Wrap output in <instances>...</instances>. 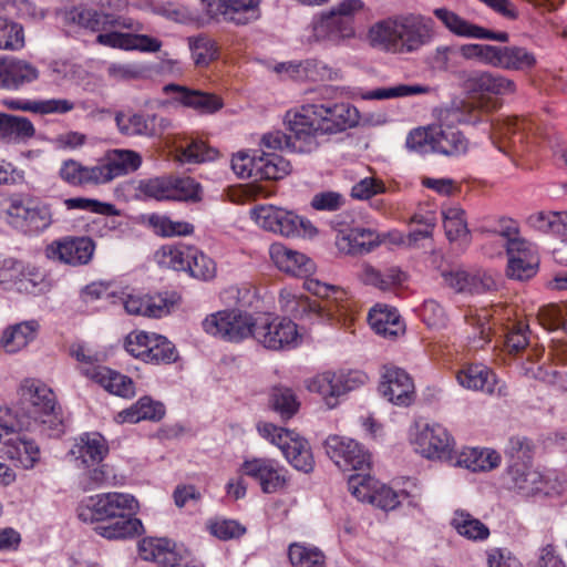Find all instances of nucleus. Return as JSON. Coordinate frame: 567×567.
<instances>
[{"instance_id":"obj_63","label":"nucleus","mask_w":567,"mask_h":567,"mask_svg":"<svg viewBox=\"0 0 567 567\" xmlns=\"http://www.w3.org/2000/svg\"><path fill=\"white\" fill-rule=\"evenodd\" d=\"M378 483V481L368 474L357 473L350 475L348 480V487L350 493L358 501L371 503Z\"/></svg>"},{"instance_id":"obj_32","label":"nucleus","mask_w":567,"mask_h":567,"mask_svg":"<svg viewBox=\"0 0 567 567\" xmlns=\"http://www.w3.org/2000/svg\"><path fill=\"white\" fill-rule=\"evenodd\" d=\"M336 17L334 13L327 12L313 22L312 35L316 41L339 43L354 35L353 27L347 20H338Z\"/></svg>"},{"instance_id":"obj_14","label":"nucleus","mask_w":567,"mask_h":567,"mask_svg":"<svg viewBox=\"0 0 567 567\" xmlns=\"http://www.w3.org/2000/svg\"><path fill=\"white\" fill-rule=\"evenodd\" d=\"M297 324L288 319H271L270 316L257 317L255 340L266 349L282 350L295 347L299 340Z\"/></svg>"},{"instance_id":"obj_15","label":"nucleus","mask_w":567,"mask_h":567,"mask_svg":"<svg viewBox=\"0 0 567 567\" xmlns=\"http://www.w3.org/2000/svg\"><path fill=\"white\" fill-rule=\"evenodd\" d=\"M260 2L261 0H202L203 9L208 16L223 17L237 25L258 20L261 16Z\"/></svg>"},{"instance_id":"obj_24","label":"nucleus","mask_w":567,"mask_h":567,"mask_svg":"<svg viewBox=\"0 0 567 567\" xmlns=\"http://www.w3.org/2000/svg\"><path fill=\"white\" fill-rule=\"evenodd\" d=\"M507 276L516 280H526L536 274L538 257L534 246L526 240L508 243Z\"/></svg>"},{"instance_id":"obj_29","label":"nucleus","mask_w":567,"mask_h":567,"mask_svg":"<svg viewBox=\"0 0 567 567\" xmlns=\"http://www.w3.org/2000/svg\"><path fill=\"white\" fill-rule=\"evenodd\" d=\"M269 251L275 265L287 274L302 277L315 270V264L309 257L281 244H272Z\"/></svg>"},{"instance_id":"obj_61","label":"nucleus","mask_w":567,"mask_h":567,"mask_svg":"<svg viewBox=\"0 0 567 567\" xmlns=\"http://www.w3.org/2000/svg\"><path fill=\"white\" fill-rule=\"evenodd\" d=\"M147 351L150 355L146 363H171L177 358L174 344L164 336L153 334V343Z\"/></svg>"},{"instance_id":"obj_12","label":"nucleus","mask_w":567,"mask_h":567,"mask_svg":"<svg viewBox=\"0 0 567 567\" xmlns=\"http://www.w3.org/2000/svg\"><path fill=\"white\" fill-rule=\"evenodd\" d=\"M415 451L429 460L452 461L454 440L439 423L416 422L411 431Z\"/></svg>"},{"instance_id":"obj_31","label":"nucleus","mask_w":567,"mask_h":567,"mask_svg":"<svg viewBox=\"0 0 567 567\" xmlns=\"http://www.w3.org/2000/svg\"><path fill=\"white\" fill-rule=\"evenodd\" d=\"M382 238L372 229L355 227L337 238L338 248L349 255H363L372 251Z\"/></svg>"},{"instance_id":"obj_22","label":"nucleus","mask_w":567,"mask_h":567,"mask_svg":"<svg viewBox=\"0 0 567 567\" xmlns=\"http://www.w3.org/2000/svg\"><path fill=\"white\" fill-rule=\"evenodd\" d=\"M442 277L449 288L460 293H483L497 287L493 275L484 270L472 274L461 268H454L443 271Z\"/></svg>"},{"instance_id":"obj_27","label":"nucleus","mask_w":567,"mask_h":567,"mask_svg":"<svg viewBox=\"0 0 567 567\" xmlns=\"http://www.w3.org/2000/svg\"><path fill=\"white\" fill-rule=\"evenodd\" d=\"M467 91L478 94L506 95L516 92L513 80L487 71H471L464 78Z\"/></svg>"},{"instance_id":"obj_50","label":"nucleus","mask_w":567,"mask_h":567,"mask_svg":"<svg viewBox=\"0 0 567 567\" xmlns=\"http://www.w3.org/2000/svg\"><path fill=\"white\" fill-rule=\"evenodd\" d=\"M431 92L429 85L423 84H398L391 87H378L361 93L362 100H389L411 95L427 94Z\"/></svg>"},{"instance_id":"obj_21","label":"nucleus","mask_w":567,"mask_h":567,"mask_svg":"<svg viewBox=\"0 0 567 567\" xmlns=\"http://www.w3.org/2000/svg\"><path fill=\"white\" fill-rule=\"evenodd\" d=\"M241 472L254 478L264 493L270 494L279 491L286 484V477L278 462L266 457H252L241 465Z\"/></svg>"},{"instance_id":"obj_11","label":"nucleus","mask_w":567,"mask_h":567,"mask_svg":"<svg viewBox=\"0 0 567 567\" xmlns=\"http://www.w3.org/2000/svg\"><path fill=\"white\" fill-rule=\"evenodd\" d=\"M257 317L240 310H224L213 313L203 321V329L208 334L227 342H240L255 339Z\"/></svg>"},{"instance_id":"obj_8","label":"nucleus","mask_w":567,"mask_h":567,"mask_svg":"<svg viewBox=\"0 0 567 567\" xmlns=\"http://www.w3.org/2000/svg\"><path fill=\"white\" fill-rule=\"evenodd\" d=\"M368 375L359 370L324 371L307 380V389L321 396L328 409L338 406L342 396L364 385Z\"/></svg>"},{"instance_id":"obj_48","label":"nucleus","mask_w":567,"mask_h":567,"mask_svg":"<svg viewBox=\"0 0 567 567\" xmlns=\"http://www.w3.org/2000/svg\"><path fill=\"white\" fill-rule=\"evenodd\" d=\"M34 133L35 128L29 118L3 113L0 140L20 142L31 138Z\"/></svg>"},{"instance_id":"obj_7","label":"nucleus","mask_w":567,"mask_h":567,"mask_svg":"<svg viewBox=\"0 0 567 567\" xmlns=\"http://www.w3.org/2000/svg\"><path fill=\"white\" fill-rule=\"evenodd\" d=\"M138 502L126 493H103L83 499L78 508V517L84 523L111 520L116 517L134 515Z\"/></svg>"},{"instance_id":"obj_9","label":"nucleus","mask_w":567,"mask_h":567,"mask_svg":"<svg viewBox=\"0 0 567 567\" xmlns=\"http://www.w3.org/2000/svg\"><path fill=\"white\" fill-rule=\"evenodd\" d=\"M250 214L259 227L284 237H312L317 233L309 220L274 205L257 206Z\"/></svg>"},{"instance_id":"obj_42","label":"nucleus","mask_w":567,"mask_h":567,"mask_svg":"<svg viewBox=\"0 0 567 567\" xmlns=\"http://www.w3.org/2000/svg\"><path fill=\"white\" fill-rule=\"evenodd\" d=\"M143 529L140 519L133 515L112 518L96 527L99 535L106 539H125L138 535Z\"/></svg>"},{"instance_id":"obj_36","label":"nucleus","mask_w":567,"mask_h":567,"mask_svg":"<svg viewBox=\"0 0 567 567\" xmlns=\"http://www.w3.org/2000/svg\"><path fill=\"white\" fill-rule=\"evenodd\" d=\"M280 451L296 470L309 473L313 470L315 460L309 443L306 439L292 431Z\"/></svg>"},{"instance_id":"obj_55","label":"nucleus","mask_w":567,"mask_h":567,"mask_svg":"<svg viewBox=\"0 0 567 567\" xmlns=\"http://www.w3.org/2000/svg\"><path fill=\"white\" fill-rule=\"evenodd\" d=\"M187 261L189 266H186L185 271H188L194 278L203 280L214 278L216 274L214 260L196 247H190Z\"/></svg>"},{"instance_id":"obj_19","label":"nucleus","mask_w":567,"mask_h":567,"mask_svg":"<svg viewBox=\"0 0 567 567\" xmlns=\"http://www.w3.org/2000/svg\"><path fill=\"white\" fill-rule=\"evenodd\" d=\"M458 384L467 390L482 391L489 395L504 398L509 394L504 382L497 380L496 375L483 364H468L456 373Z\"/></svg>"},{"instance_id":"obj_34","label":"nucleus","mask_w":567,"mask_h":567,"mask_svg":"<svg viewBox=\"0 0 567 567\" xmlns=\"http://www.w3.org/2000/svg\"><path fill=\"white\" fill-rule=\"evenodd\" d=\"M453 466L463 467L472 472H485L497 467L501 463V455L489 449H465L453 460L449 461Z\"/></svg>"},{"instance_id":"obj_41","label":"nucleus","mask_w":567,"mask_h":567,"mask_svg":"<svg viewBox=\"0 0 567 567\" xmlns=\"http://www.w3.org/2000/svg\"><path fill=\"white\" fill-rule=\"evenodd\" d=\"M18 291L29 295H43L51 290L52 282L48 276L34 266H19V277L16 286Z\"/></svg>"},{"instance_id":"obj_45","label":"nucleus","mask_w":567,"mask_h":567,"mask_svg":"<svg viewBox=\"0 0 567 567\" xmlns=\"http://www.w3.org/2000/svg\"><path fill=\"white\" fill-rule=\"evenodd\" d=\"M103 158L113 179L136 171L142 164L140 154L130 150H112Z\"/></svg>"},{"instance_id":"obj_46","label":"nucleus","mask_w":567,"mask_h":567,"mask_svg":"<svg viewBox=\"0 0 567 567\" xmlns=\"http://www.w3.org/2000/svg\"><path fill=\"white\" fill-rule=\"evenodd\" d=\"M451 525L461 536L471 540H484L489 536L487 526L463 509L454 512Z\"/></svg>"},{"instance_id":"obj_10","label":"nucleus","mask_w":567,"mask_h":567,"mask_svg":"<svg viewBox=\"0 0 567 567\" xmlns=\"http://www.w3.org/2000/svg\"><path fill=\"white\" fill-rule=\"evenodd\" d=\"M234 173L241 178L280 179L291 172L289 161L277 153L250 155L247 152H238L231 158Z\"/></svg>"},{"instance_id":"obj_6","label":"nucleus","mask_w":567,"mask_h":567,"mask_svg":"<svg viewBox=\"0 0 567 567\" xmlns=\"http://www.w3.org/2000/svg\"><path fill=\"white\" fill-rule=\"evenodd\" d=\"M305 289L323 299L321 302L311 301L308 297L300 296L297 301L291 300L288 312L302 317L308 313H317L321 318L347 322L354 310L346 290L340 287L327 285L316 278H308L303 282Z\"/></svg>"},{"instance_id":"obj_52","label":"nucleus","mask_w":567,"mask_h":567,"mask_svg":"<svg viewBox=\"0 0 567 567\" xmlns=\"http://www.w3.org/2000/svg\"><path fill=\"white\" fill-rule=\"evenodd\" d=\"M148 226L163 237L186 236L194 231V226L186 221H175L165 215L153 214L147 218Z\"/></svg>"},{"instance_id":"obj_35","label":"nucleus","mask_w":567,"mask_h":567,"mask_svg":"<svg viewBox=\"0 0 567 567\" xmlns=\"http://www.w3.org/2000/svg\"><path fill=\"white\" fill-rule=\"evenodd\" d=\"M371 328L381 336L396 337L404 332V323L395 308L375 305L368 316Z\"/></svg>"},{"instance_id":"obj_49","label":"nucleus","mask_w":567,"mask_h":567,"mask_svg":"<svg viewBox=\"0 0 567 567\" xmlns=\"http://www.w3.org/2000/svg\"><path fill=\"white\" fill-rule=\"evenodd\" d=\"M288 557L293 567H326L323 553L318 547L309 544H290Z\"/></svg>"},{"instance_id":"obj_13","label":"nucleus","mask_w":567,"mask_h":567,"mask_svg":"<svg viewBox=\"0 0 567 567\" xmlns=\"http://www.w3.org/2000/svg\"><path fill=\"white\" fill-rule=\"evenodd\" d=\"M324 449L329 458L343 472H364L370 467V453L353 439L329 435L324 441Z\"/></svg>"},{"instance_id":"obj_57","label":"nucleus","mask_w":567,"mask_h":567,"mask_svg":"<svg viewBox=\"0 0 567 567\" xmlns=\"http://www.w3.org/2000/svg\"><path fill=\"white\" fill-rule=\"evenodd\" d=\"M192 56L197 66H206L217 58V47L207 35H197L189 39Z\"/></svg>"},{"instance_id":"obj_17","label":"nucleus","mask_w":567,"mask_h":567,"mask_svg":"<svg viewBox=\"0 0 567 567\" xmlns=\"http://www.w3.org/2000/svg\"><path fill=\"white\" fill-rule=\"evenodd\" d=\"M295 116V111L287 112L285 116V123L287 124L288 134H285L280 131L270 132L265 134L261 138L260 145L262 147V152L266 153H275L277 150L290 148L293 152L298 153H311L318 147V143L313 141L311 135L306 134H297V128L292 124Z\"/></svg>"},{"instance_id":"obj_16","label":"nucleus","mask_w":567,"mask_h":567,"mask_svg":"<svg viewBox=\"0 0 567 567\" xmlns=\"http://www.w3.org/2000/svg\"><path fill=\"white\" fill-rule=\"evenodd\" d=\"M381 395L398 406H409L415 400V385L406 371L385 365L379 385Z\"/></svg>"},{"instance_id":"obj_53","label":"nucleus","mask_w":567,"mask_h":567,"mask_svg":"<svg viewBox=\"0 0 567 567\" xmlns=\"http://www.w3.org/2000/svg\"><path fill=\"white\" fill-rule=\"evenodd\" d=\"M299 74L298 79H306L310 81H333L340 78V72L326 62L317 59H308L298 62Z\"/></svg>"},{"instance_id":"obj_39","label":"nucleus","mask_w":567,"mask_h":567,"mask_svg":"<svg viewBox=\"0 0 567 567\" xmlns=\"http://www.w3.org/2000/svg\"><path fill=\"white\" fill-rule=\"evenodd\" d=\"M360 279L365 285L385 291L401 285L405 280V275L396 267L380 270L372 265L364 264L361 267Z\"/></svg>"},{"instance_id":"obj_60","label":"nucleus","mask_w":567,"mask_h":567,"mask_svg":"<svg viewBox=\"0 0 567 567\" xmlns=\"http://www.w3.org/2000/svg\"><path fill=\"white\" fill-rule=\"evenodd\" d=\"M217 156V151L208 147L202 141H190L185 146L177 148V158L183 163H202L212 161Z\"/></svg>"},{"instance_id":"obj_26","label":"nucleus","mask_w":567,"mask_h":567,"mask_svg":"<svg viewBox=\"0 0 567 567\" xmlns=\"http://www.w3.org/2000/svg\"><path fill=\"white\" fill-rule=\"evenodd\" d=\"M504 482L508 489L523 496L534 495L544 487L543 475L526 461L509 463Z\"/></svg>"},{"instance_id":"obj_43","label":"nucleus","mask_w":567,"mask_h":567,"mask_svg":"<svg viewBox=\"0 0 567 567\" xmlns=\"http://www.w3.org/2000/svg\"><path fill=\"white\" fill-rule=\"evenodd\" d=\"M178 546L168 538L146 537L138 544L140 556L143 560L163 566Z\"/></svg>"},{"instance_id":"obj_54","label":"nucleus","mask_w":567,"mask_h":567,"mask_svg":"<svg viewBox=\"0 0 567 567\" xmlns=\"http://www.w3.org/2000/svg\"><path fill=\"white\" fill-rule=\"evenodd\" d=\"M536 56L524 47H505L502 69L528 71L536 65Z\"/></svg>"},{"instance_id":"obj_2","label":"nucleus","mask_w":567,"mask_h":567,"mask_svg":"<svg viewBox=\"0 0 567 567\" xmlns=\"http://www.w3.org/2000/svg\"><path fill=\"white\" fill-rule=\"evenodd\" d=\"M369 44L393 54L413 53L433 38V21L420 14H401L372 24L368 31Z\"/></svg>"},{"instance_id":"obj_59","label":"nucleus","mask_w":567,"mask_h":567,"mask_svg":"<svg viewBox=\"0 0 567 567\" xmlns=\"http://www.w3.org/2000/svg\"><path fill=\"white\" fill-rule=\"evenodd\" d=\"M537 318L539 323L548 330L563 329L567 332V301L542 307Z\"/></svg>"},{"instance_id":"obj_25","label":"nucleus","mask_w":567,"mask_h":567,"mask_svg":"<svg viewBox=\"0 0 567 567\" xmlns=\"http://www.w3.org/2000/svg\"><path fill=\"white\" fill-rule=\"evenodd\" d=\"M40 72L32 63L12 56L1 58L0 89L20 90L35 82Z\"/></svg>"},{"instance_id":"obj_20","label":"nucleus","mask_w":567,"mask_h":567,"mask_svg":"<svg viewBox=\"0 0 567 567\" xmlns=\"http://www.w3.org/2000/svg\"><path fill=\"white\" fill-rule=\"evenodd\" d=\"M530 123L517 116H502L492 121L491 140L498 151L507 154L511 148L524 142Z\"/></svg>"},{"instance_id":"obj_38","label":"nucleus","mask_w":567,"mask_h":567,"mask_svg":"<svg viewBox=\"0 0 567 567\" xmlns=\"http://www.w3.org/2000/svg\"><path fill=\"white\" fill-rule=\"evenodd\" d=\"M123 303L128 315L159 318L169 312L167 301L159 296L127 295Z\"/></svg>"},{"instance_id":"obj_62","label":"nucleus","mask_w":567,"mask_h":567,"mask_svg":"<svg viewBox=\"0 0 567 567\" xmlns=\"http://www.w3.org/2000/svg\"><path fill=\"white\" fill-rule=\"evenodd\" d=\"M70 353L80 363V371L86 378L94 380V375L97 374L103 365L97 364L100 357L97 353H93L89 348L83 344H73L70 349Z\"/></svg>"},{"instance_id":"obj_1","label":"nucleus","mask_w":567,"mask_h":567,"mask_svg":"<svg viewBox=\"0 0 567 567\" xmlns=\"http://www.w3.org/2000/svg\"><path fill=\"white\" fill-rule=\"evenodd\" d=\"M66 19L93 32L101 31L96 42L105 47L141 52H157L162 47L156 38L140 34L143 24L130 17L74 8L66 13Z\"/></svg>"},{"instance_id":"obj_28","label":"nucleus","mask_w":567,"mask_h":567,"mask_svg":"<svg viewBox=\"0 0 567 567\" xmlns=\"http://www.w3.org/2000/svg\"><path fill=\"white\" fill-rule=\"evenodd\" d=\"M164 91L166 93L173 92L175 101L202 114L215 113L224 105L221 97L216 94L190 90L177 84H167L164 86Z\"/></svg>"},{"instance_id":"obj_56","label":"nucleus","mask_w":567,"mask_h":567,"mask_svg":"<svg viewBox=\"0 0 567 567\" xmlns=\"http://www.w3.org/2000/svg\"><path fill=\"white\" fill-rule=\"evenodd\" d=\"M23 47V28L17 22L0 17V50L17 51Z\"/></svg>"},{"instance_id":"obj_40","label":"nucleus","mask_w":567,"mask_h":567,"mask_svg":"<svg viewBox=\"0 0 567 567\" xmlns=\"http://www.w3.org/2000/svg\"><path fill=\"white\" fill-rule=\"evenodd\" d=\"M4 454L27 470L32 468L40 458L39 446L19 435L4 442Z\"/></svg>"},{"instance_id":"obj_4","label":"nucleus","mask_w":567,"mask_h":567,"mask_svg":"<svg viewBox=\"0 0 567 567\" xmlns=\"http://www.w3.org/2000/svg\"><path fill=\"white\" fill-rule=\"evenodd\" d=\"M18 421L24 430H39L49 436L62 432V419L53 390L43 381L25 378L18 388Z\"/></svg>"},{"instance_id":"obj_47","label":"nucleus","mask_w":567,"mask_h":567,"mask_svg":"<svg viewBox=\"0 0 567 567\" xmlns=\"http://www.w3.org/2000/svg\"><path fill=\"white\" fill-rule=\"evenodd\" d=\"M96 373L97 374L94 375L93 381L101 384L110 393L122 398H131L135 395L133 381L128 377L106 367L100 369Z\"/></svg>"},{"instance_id":"obj_23","label":"nucleus","mask_w":567,"mask_h":567,"mask_svg":"<svg viewBox=\"0 0 567 567\" xmlns=\"http://www.w3.org/2000/svg\"><path fill=\"white\" fill-rule=\"evenodd\" d=\"M434 16L442 21V23L454 34L464 38L473 39H488L497 42H507L509 35L505 31H491L480 25L473 24L465 19L461 18L455 12L437 8L434 10Z\"/></svg>"},{"instance_id":"obj_51","label":"nucleus","mask_w":567,"mask_h":567,"mask_svg":"<svg viewBox=\"0 0 567 567\" xmlns=\"http://www.w3.org/2000/svg\"><path fill=\"white\" fill-rule=\"evenodd\" d=\"M190 247L187 245H165L156 251L155 259L161 267L185 271L186 266H189L187 259Z\"/></svg>"},{"instance_id":"obj_58","label":"nucleus","mask_w":567,"mask_h":567,"mask_svg":"<svg viewBox=\"0 0 567 567\" xmlns=\"http://www.w3.org/2000/svg\"><path fill=\"white\" fill-rule=\"evenodd\" d=\"M442 214L445 234L451 241L467 236L468 229L464 218L465 213L461 207H449Z\"/></svg>"},{"instance_id":"obj_18","label":"nucleus","mask_w":567,"mask_h":567,"mask_svg":"<svg viewBox=\"0 0 567 567\" xmlns=\"http://www.w3.org/2000/svg\"><path fill=\"white\" fill-rule=\"evenodd\" d=\"M94 249L95 245L89 237H64L48 245L45 256L51 260L80 266L91 260Z\"/></svg>"},{"instance_id":"obj_3","label":"nucleus","mask_w":567,"mask_h":567,"mask_svg":"<svg viewBox=\"0 0 567 567\" xmlns=\"http://www.w3.org/2000/svg\"><path fill=\"white\" fill-rule=\"evenodd\" d=\"M497 102L482 96L477 102L460 101L437 111L439 125H433L434 153L445 156H458L466 153L468 142L453 126L458 123L476 124L483 121V114L496 110Z\"/></svg>"},{"instance_id":"obj_30","label":"nucleus","mask_w":567,"mask_h":567,"mask_svg":"<svg viewBox=\"0 0 567 567\" xmlns=\"http://www.w3.org/2000/svg\"><path fill=\"white\" fill-rule=\"evenodd\" d=\"M10 216L23 218L28 225L35 231L47 229L52 223V214L50 207L45 204L27 202L13 198L8 207Z\"/></svg>"},{"instance_id":"obj_37","label":"nucleus","mask_w":567,"mask_h":567,"mask_svg":"<svg viewBox=\"0 0 567 567\" xmlns=\"http://www.w3.org/2000/svg\"><path fill=\"white\" fill-rule=\"evenodd\" d=\"M39 329L35 320L23 321L7 328L0 339V346L8 353H16L34 340Z\"/></svg>"},{"instance_id":"obj_33","label":"nucleus","mask_w":567,"mask_h":567,"mask_svg":"<svg viewBox=\"0 0 567 567\" xmlns=\"http://www.w3.org/2000/svg\"><path fill=\"white\" fill-rule=\"evenodd\" d=\"M109 453L105 439L100 433H86L80 436L71 454L81 460L85 466L100 464Z\"/></svg>"},{"instance_id":"obj_64","label":"nucleus","mask_w":567,"mask_h":567,"mask_svg":"<svg viewBox=\"0 0 567 567\" xmlns=\"http://www.w3.org/2000/svg\"><path fill=\"white\" fill-rule=\"evenodd\" d=\"M270 403L282 417H291L299 408L293 392L287 388H275L270 395Z\"/></svg>"},{"instance_id":"obj_5","label":"nucleus","mask_w":567,"mask_h":567,"mask_svg":"<svg viewBox=\"0 0 567 567\" xmlns=\"http://www.w3.org/2000/svg\"><path fill=\"white\" fill-rule=\"evenodd\" d=\"M359 122L358 110L348 103L305 104L295 110L292 124L297 134L311 135L319 144V136L334 134L354 126Z\"/></svg>"},{"instance_id":"obj_44","label":"nucleus","mask_w":567,"mask_h":567,"mask_svg":"<svg viewBox=\"0 0 567 567\" xmlns=\"http://www.w3.org/2000/svg\"><path fill=\"white\" fill-rule=\"evenodd\" d=\"M156 116L147 117L138 113H117L116 126L121 134L126 136H153L155 128L153 122Z\"/></svg>"}]
</instances>
